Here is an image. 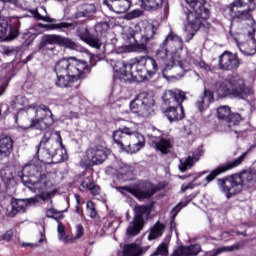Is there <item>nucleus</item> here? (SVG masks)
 Returning a JSON list of instances; mask_svg holds the SVG:
<instances>
[{
	"label": "nucleus",
	"instance_id": "f257e3e1",
	"mask_svg": "<svg viewBox=\"0 0 256 256\" xmlns=\"http://www.w3.org/2000/svg\"><path fill=\"white\" fill-rule=\"evenodd\" d=\"M116 77L127 81H147L153 79L159 71V64L150 56H140L131 59L129 63L117 61L113 67Z\"/></svg>",
	"mask_w": 256,
	"mask_h": 256
},
{
	"label": "nucleus",
	"instance_id": "f03ea898",
	"mask_svg": "<svg viewBox=\"0 0 256 256\" xmlns=\"http://www.w3.org/2000/svg\"><path fill=\"white\" fill-rule=\"evenodd\" d=\"M56 73L55 85L61 89H79L81 79H85V74L89 73V66L85 61H79L75 57L63 58L59 60L54 68Z\"/></svg>",
	"mask_w": 256,
	"mask_h": 256
},
{
	"label": "nucleus",
	"instance_id": "7ed1b4c3",
	"mask_svg": "<svg viewBox=\"0 0 256 256\" xmlns=\"http://www.w3.org/2000/svg\"><path fill=\"white\" fill-rule=\"evenodd\" d=\"M215 92L218 97H236L237 99H244L255 107L256 99L253 96V89L245 85V79L239 75L229 76L224 81L216 82L214 85Z\"/></svg>",
	"mask_w": 256,
	"mask_h": 256
},
{
	"label": "nucleus",
	"instance_id": "20e7f679",
	"mask_svg": "<svg viewBox=\"0 0 256 256\" xmlns=\"http://www.w3.org/2000/svg\"><path fill=\"white\" fill-rule=\"evenodd\" d=\"M58 139L51 138V132L47 131L43 134V137L36 147V155L38 161L51 165V163H61L67 159V151L61 147V134L56 132Z\"/></svg>",
	"mask_w": 256,
	"mask_h": 256
},
{
	"label": "nucleus",
	"instance_id": "39448f33",
	"mask_svg": "<svg viewBox=\"0 0 256 256\" xmlns=\"http://www.w3.org/2000/svg\"><path fill=\"white\" fill-rule=\"evenodd\" d=\"M187 5L193 9L184 8V19L187 21L185 26L186 41L189 43L203 26V21L209 19V9L205 7V0H185Z\"/></svg>",
	"mask_w": 256,
	"mask_h": 256
},
{
	"label": "nucleus",
	"instance_id": "423d86ee",
	"mask_svg": "<svg viewBox=\"0 0 256 256\" xmlns=\"http://www.w3.org/2000/svg\"><path fill=\"white\" fill-rule=\"evenodd\" d=\"M113 140L123 151L131 155L145 147V136L127 127L114 131Z\"/></svg>",
	"mask_w": 256,
	"mask_h": 256
},
{
	"label": "nucleus",
	"instance_id": "0eeeda50",
	"mask_svg": "<svg viewBox=\"0 0 256 256\" xmlns=\"http://www.w3.org/2000/svg\"><path fill=\"white\" fill-rule=\"evenodd\" d=\"M162 99L164 105L168 106L164 111V115L170 123L185 119V111L183 110V101L187 99L185 92L179 89L166 90Z\"/></svg>",
	"mask_w": 256,
	"mask_h": 256
},
{
	"label": "nucleus",
	"instance_id": "6e6552de",
	"mask_svg": "<svg viewBox=\"0 0 256 256\" xmlns=\"http://www.w3.org/2000/svg\"><path fill=\"white\" fill-rule=\"evenodd\" d=\"M255 175L252 172L244 171L240 174L230 175L217 180L219 190L224 193L227 199L239 195L243 191V186L246 183H251Z\"/></svg>",
	"mask_w": 256,
	"mask_h": 256
},
{
	"label": "nucleus",
	"instance_id": "1a4fd4ad",
	"mask_svg": "<svg viewBox=\"0 0 256 256\" xmlns=\"http://www.w3.org/2000/svg\"><path fill=\"white\" fill-rule=\"evenodd\" d=\"M22 183L29 187L34 186L36 191H47L53 185L51 178L47 173L43 172V168L35 164H26L22 169Z\"/></svg>",
	"mask_w": 256,
	"mask_h": 256
},
{
	"label": "nucleus",
	"instance_id": "9d476101",
	"mask_svg": "<svg viewBox=\"0 0 256 256\" xmlns=\"http://www.w3.org/2000/svg\"><path fill=\"white\" fill-rule=\"evenodd\" d=\"M217 117L220 122V130L225 133H242L239 129V123L245 119V115L239 113H231L229 106H220L217 108Z\"/></svg>",
	"mask_w": 256,
	"mask_h": 256
},
{
	"label": "nucleus",
	"instance_id": "9b49d317",
	"mask_svg": "<svg viewBox=\"0 0 256 256\" xmlns=\"http://www.w3.org/2000/svg\"><path fill=\"white\" fill-rule=\"evenodd\" d=\"M130 111L139 117H151L155 113V98L149 93L138 94L129 104Z\"/></svg>",
	"mask_w": 256,
	"mask_h": 256
},
{
	"label": "nucleus",
	"instance_id": "f8f14e48",
	"mask_svg": "<svg viewBox=\"0 0 256 256\" xmlns=\"http://www.w3.org/2000/svg\"><path fill=\"white\" fill-rule=\"evenodd\" d=\"M28 113H34V118L31 119L30 127H35L36 129H49L55 120L53 119V112L46 105H36L30 106L28 108Z\"/></svg>",
	"mask_w": 256,
	"mask_h": 256
},
{
	"label": "nucleus",
	"instance_id": "ddd939ff",
	"mask_svg": "<svg viewBox=\"0 0 256 256\" xmlns=\"http://www.w3.org/2000/svg\"><path fill=\"white\" fill-rule=\"evenodd\" d=\"M116 190L119 191V193L127 191V193H130L131 195L136 197V199H151V197L155 195L157 191H159V187L153 185V183L151 182L142 181L132 185L131 187H116Z\"/></svg>",
	"mask_w": 256,
	"mask_h": 256
},
{
	"label": "nucleus",
	"instance_id": "4468645a",
	"mask_svg": "<svg viewBox=\"0 0 256 256\" xmlns=\"http://www.w3.org/2000/svg\"><path fill=\"white\" fill-rule=\"evenodd\" d=\"M49 45H59V47H66L67 49H77V44L70 38H65L61 35L47 34L42 36L39 49L40 51H54V47Z\"/></svg>",
	"mask_w": 256,
	"mask_h": 256
},
{
	"label": "nucleus",
	"instance_id": "2eb2a0df",
	"mask_svg": "<svg viewBox=\"0 0 256 256\" xmlns=\"http://www.w3.org/2000/svg\"><path fill=\"white\" fill-rule=\"evenodd\" d=\"M109 149L104 146H95L86 151V155L80 161L82 167H94V165H101L107 159Z\"/></svg>",
	"mask_w": 256,
	"mask_h": 256
},
{
	"label": "nucleus",
	"instance_id": "dca6fc26",
	"mask_svg": "<svg viewBox=\"0 0 256 256\" xmlns=\"http://www.w3.org/2000/svg\"><path fill=\"white\" fill-rule=\"evenodd\" d=\"M134 213L133 221L129 224L126 230V234L129 237H135V235L141 233V229H143V225H145V217L149 215V207L145 205L136 206L134 208Z\"/></svg>",
	"mask_w": 256,
	"mask_h": 256
},
{
	"label": "nucleus",
	"instance_id": "f3484780",
	"mask_svg": "<svg viewBox=\"0 0 256 256\" xmlns=\"http://www.w3.org/2000/svg\"><path fill=\"white\" fill-rule=\"evenodd\" d=\"M253 147L255 146H252L251 148H249L246 152H244L242 155H240L238 158H236L232 162H228L212 170L211 173L205 177V181H207V183H211L213 179H215L216 177H219V175H222V173H227V171H231V169H235V167H239V165H241V163L245 161V158L247 157V155L251 153V149H253Z\"/></svg>",
	"mask_w": 256,
	"mask_h": 256
},
{
	"label": "nucleus",
	"instance_id": "a211bd4d",
	"mask_svg": "<svg viewBox=\"0 0 256 256\" xmlns=\"http://www.w3.org/2000/svg\"><path fill=\"white\" fill-rule=\"evenodd\" d=\"M241 65V60L237 54H233L229 51H224L218 57V67L221 71H237Z\"/></svg>",
	"mask_w": 256,
	"mask_h": 256
},
{
	"label": "nucleus",
	"instance_id": "6ab92c4d",
	"mask_svg": "<svg viewBox=\"0 0 256 256\" xmlns=\"http://www.w3.org/2000/svg\"><path fill=\"white\" fill-rule=\"evenodd\" d=\"M255 33H256V23H255V20H253L251 30L248 31V37H250V40L248 41V43H243L238 45L239 50L243 55H247V56L255 55L256 53Z\"/></svg>",
	"mask_w": 256,
	"mask_h": 256
},
{
	"label": "nucleus",
	"instance_id": "aec40b11",
	"mask_svg": "<svg viewBox=\"0 0 256 256\" xmlns=\"http://www.w3.org/2000/svg\"><path fill=\"white\" fill-rule=\"evenodd\" d=\"M103 4L109 8L110 11L121 15L122 13H127L131 9L130 0H104Z\"/></svg>",
	"mask_w": 256,
	"mask_h": 256
},
{
	"label": "nucleus",
	"instance_id": "412c9836",
	"mask_svg": "<svg viewBox=\"0 0 256 256\" xmlns=\"http://www.w3.org/2000/svg\"><path fill=\"white\" fill-rule=\"evenodd\" d=\"M13 138L7 134L0 135V161L9 159L13 153Z\"/></svg>",
	"mask_w": 256,
	"mask_h": 256
},
{
	"label": "nucleus",
	"instance_id": "4be33fe9",
	"mask_svg": "<svg viewBox=\"0 0 256 256\" xmlns=\"http://www.w3.org/2000/svg\"><path fill=\"white\" fill-rule=\"evenodd\" d=\"M77 34L81 41H84V43H87L90 47H93L94 49H101L103 42H101L99 37L91 34L87 28L79 29Z\"/></svg>",
	"mask_w": 256,
	"mask_h": 256
},
{
	"label": "nucleus",
	"instance_id": "5701e85b",
	"mask_svg": "<svg viewBox=\"0 0 256 256\" xmlns=\"http://www.w3.org/2000/svg\"><path fill=\"white\" fill-rule=\"evenodd\" d=\"M35 203H39L37 197H31L27 199H17L12 202L11 215L15 217L18 213H25V209L28 205H35Z\"/></svg>",
	"mask_w": 256,
	"mask_h": 256
},
{
	"label": "nucleus",
	"instance_id": "b1692460",
	"mask_svg": "<svg viewBox=\"0 0 256 256\" xmlns=\"http://www.w3.org/2000/svg\"><path fill=\"white\" fill-rule=\"evenodd\" d=\"M169 41H177L178 43H183V39H181V37L171 32L162 42L159 49L156 51L157 59H160L161 61H165V59H167V55L169 53V51L167 50V43H169Z\"/></svg>",
	"mask_w": 256,
	"mask_h": 256
},
{
	"label": "nucleus",
	"instance_id": "393cba45",
	"mask_svg": "<svg viewBox=\"0 0 256 256\" xmlns=\"http://www.w3.org/2000/svg\"><path fill=\"white\" fill-rule=\"evenodd\" d=\"M214 101L215 97L213 96V92L205 89L203 95L197 99L196 107L200 113H203V111H207V109H209V105Z\"/></svg>",
	"mask_w": 256,
	"mask_h": 256
},
{
	"label": "nucleus",
	"instance_id": "a878e982",
	"mask_svg": "<svg viewBox=\"0 0 256 256\" xmlns=\"http://www.w3.org/2000/svg\"><path fill=\"white\" fill-rule=\"evenodd\" d=\"M199 157H201V151H195L192 155H189L186 159H181L179 164V170L181 173H185V171H189L199 161Z\"/></svg>",
	"mask_w": 256,
	"mask_h": 256
},
{
	"label": "nucleus",
	"instance_id": "bb28decb",
	"mask_svg": "<svg viewBox=\"0 0 256 256\" xmlns=\"http://www.w3.org/2000/svg\"><path fill=\"white\" fill-rule=\"evenodd\" d=\"M152 144L154 145L155 149L157 151H161L163 155L171 153V148L173 147L171 140L163 137L157 138L156 140L152 141Z\"/></svg>",
	"mask_w": 256,
	"mask_h": 256
},
{
	"label": "nucleus",
	"instance_id": "cd10ccee",
	"mask_svg": "<svg viewBox=\"0 0 256 256\" xmlns=\"http://www.w3.org/2000/svg\"><path fill=\"white\" fill-rule=\"evenodd\" d=\"M140 33L142 36V41L147 43L150 39L155 37V34L157 33V27L149 22L143 23L142 28L140 29Z\"/></svg>",
	"mask_w": 256,
	"mask_h": 256
},
{
	"label": "nucleus",
	"instance_id": "c85d7f7f",
	"mask_svg": "<svg viewBox=\"0 0 256 256\" xmlns=\"http://www.w3.org/2000/svg\"><path fill=\"white\" fill-rule=\"evenodd\" d=\"M39 27H41V29H47V31H63V29H69L70 27H72V29H75V25H73V23H69V22H60V23H56V24H43L40 23Z\"/></svg>",
	"mask_w": 256,
	"mask_h": 256
},
{
	"label": "nucleus",
	"instance_id": "c756f323",
	"mask_svg": "<svg viewBox=\"0 0 256 256\" xmlns=\"http://www.w3.org/2000/svg\"><path fill=\"white\" fill-rule=\"evenodd\" d=\"M255 7L249 6L247 10L238 11L236 15L233 16V23H243V21H251L253 16L251 15V11H253Z\"/></svg>",
	"mask_w": 256,
	"mask_h": 256
},
{
	"label": "nucleus",
	"instance_id": "7c9ffc66",
	"mask_svg": "<svg viewBox=\"0 0 256 256\" xmlns=\"http://www.w3.org/2000/svg\"><path fill=\"white\" fill-rule=\"evenodd\" d=\"M196 195L195 194H190L189 196H186L182 202H180L178 205H176L172 211H171V217H172V221H175V217H177V215L179 214V211H181V208H179L180 206L182 207H187V205H189V203H191L194 199H195Z\"/></svg>",
	"mask_w": 256,
	"mask_h": 256
},
{
	"label": "nucleus",
	"instance_id": "2f4dec72",
	"mask_svg": "<svg viewBox=\"0 0 256 256\" xmlns=\"http://www.w3.org/2000/svg\"><path fill=\"white\" fill-rule=\"evenodd\" d=\"M180 251H182L183 256H198L201 253V245L192 244L190 246H182L179 247Z\"/></svg>",
	"mask_w": 256,
	"mask_h": 256
},
{
	"label": "nucleus",
	"instance_id": "473e14b6",
	"mask_svg": "<svg viewBox=\"0 0 256 256\" xmlns=\"http://www.w3.org/2000/svg\"><path fill=\"white\" fill-rule=\"evenodd\" d=\"M163 1L165 0H142V7L145 11H155L163 7Z\"/></svg>",
	"mask_w": 256,
	"mask_h": 256
},
{
	"label": "nucleus",
	"instance_id": "72a5a7b5",
	"mask_svg": "<svg viewBox=\"0 0 256 256\" xmlns=\"http://www.w3.org/2000/svg\"><path fill=\"white\" fill-rule=\"evenodd\" d=\"M66 211L67 210L59 211L55 208H50L46 210V217L48 219H54L55 222L60 223L61 221H63V219H65V215L63 214L66 213Z\"/></svg>",
	"mask_w": 256,
	"mask_h": 256
},
{
	"label": "nucleus",
	"instance_id": "f704fd0d",
	"mask_svg": "<svg viewBox=\"0 0 256 256\" xmlns=\"http://www.w3.org/2000/svg\"><path fill=\"white\" fill-rule=\"evenodd\" d=\"M141 255V247L139 245L132 243V244H125L123 246V256H139Z\"/></svg>",
	"mask_w": 256,
	"mask_h": 256
},
{
	"label": "nucleus",
	"instance_id": "c9c22d12",
	"mask_svg": "<svg viewBox=\"0 0 256 256\" xmlns=\"http://www.w3.org/2000/svg\"><path fill=\"white\" fill-rule=\"evenodd\" d=\"M163 231H165V224L156 223L154 227L151 228L150 233L148 235L149 241H153V239H158L163 235Z\"/></svg>",
	"mask_w": 256,
	"mask_h": 256
},
{
	"label": "nucleus",
	"instance_id": "e433bc0d",
	"mask_svg": "<svg viewBox=\"0 0 256 256\" xmlns=\"http://www.w3.org/2000/svg\"><path fill=\"white\" fill-rule=\"evenodd\" d=\"M21 25V22H19L18 19H14L10 24V30L8 37L10 39H17L19 37V27Z\"/></svg>",
	"mask_w": 256,
	"mask_h": 256
},
{
	"label": "nucleus",
	"instance_id": "4c0bfd02",
	"mask_svg": "<svg viewBox=\"0 0 256 256\" xmlns=\"http://www.w3.org/2000/svg\"><path fill=\"white\" fill-rule=\"evenodd\" d=\"M31 15L36 19V21H44L45 23H53L55 19L49 17V16H44L39 13V10H30Z\"/></svg>",
	"mask_w": 256,
	"mask_h": 256
},
{
	"label": "nucleus",
	"instance_id": "58836bf2",
	"mask_svg": "<svg viewBox=\"0 0 256 256\" xmlns=\"http://www.w3.org/2000/svg\"><path fill=\"white\" fill-rule=\"evenodd\" d=\"M169 255V248L167 243L163 242L160 244L156 251H154L150 256H168Z\"/></svg>",
	"mask_w": 256,
	"mask_h": 256
},
{
	"label": "nucleus",
	"instance_id": "ea45409f",
	"mask_svg": "<svg viewBox=\"0 0 256 256\" xmlns=\"http://www.w3.org/2000/svg\"><path fill=\"white\" fill-rule=\"evenodd\" d=\"M86 209L91 219H95V217H97V209H95V203H93V201H88L86 203Z\"/></svg>",
	"mask_w": 256,
	"mask_h": 256
},
{
	"label": "nucleus",
	"instance_id": "a19ab883",
	"mask_svg": "<svg viewBox=\"0 0 256 256\" xmlns=\"http://www.w3.org/2000/svg\"><path fill=\"white\" fill-rule=\"evenodd\" d=\"M132 51L135 53H147V43L141 42V43H136L132 47Z\"/></svg>",
	"mask_w": 256,
	"mask_h": 256
},
{
	"label": "nucleus",
	"instance_id": "79ce46f5",
	"mask_svg": "<svg viewBox=\"0 0 256 256\" xmlns=\"http://www.w3.org/2000/svg\"><path fill=\"white\" fill-rule=\"evenodd\" d=\"M2 55H6L7 57L17 55V48L5 46L2 48Z\"/></svg>",
	"mask_w": 256,
	"mask_h": 256
},
{
	"label": "nucleus",
	"instance_id": "37998d69",
	"mask_svg": "<svg viewBox=\"0 0 256 256\" xmlns=\"http://www.w3.org/2000/svg\"><path fill=\"white\" fill-rule=\"evenodd\" d=\"M8 27L9 24L0 18V37H5V35H7Z\"/></svg>",
	"mask_w": 256,
	"mask_h": 256
},
{
	"label": "nucleus",
	"instance_id": "c03bdc74",
	"mask_svg": "<svg viewBox=\"0 0 256 256\" xmlns=\"http://www.w3.org/2000/svg\"><path fill=\"white\" fill-rule=\"evenodd\" d=\"M235 7H242V6L235 4V1H233L229 6H227V11L229 13L231 20H233L234 15H237V12H238L235 10Z\"/></svg>",
	"mask_w": 256,
	"mask_h": 256
},
{
	"label": "nucleus",
	"instance_id": "a18cd8bd",
	"mask_svg": "<svg viewBox=\"0 0 256 256\" xmlns=\"http://www.w3.org/2000/svg\"><path fill=\"white\" fill-rule=\"evenodd\" d=\"M253 1L255 0H234V5H238L241 7H245V5H250V7H255Z\"/></svg>",
	"mask_w": 256,
	"mask_h": 256
},
{
	"label": "nucleus",
	"instance_id": "49530a36",
	"mask_svg": "<svg viewBox=\"0 0 256 256\" xmlns=\"http://www.w3.org/2000/svg\"><path fill=\"white\" fill-rule=\"evenodd\" d=\"M91 183H93L91 180L82 181V183L80 184L79 190L82 191V193H85V191H89L91 189Z\"/></svg>",
	"mask_w": 256,
	"mask_h": 256
},
{
	"label": "nucleus",
	"instance_id": "de8ad7c7",
	"mask_svg": "<svg viewBox=\"0 0 256 256\" xmlns=\"http://www.w3.org/2000/svg\"><path fill=\"white\" fill-rule=\"evenodd\" d=\"M120 175H129L131 173V167L127 164H122L118 170Z\"/></svg>",
	"mask_w": 256,
	"mask_h": 256
},
{
	"label": "nucleus",
	"instance_id": "09e8293b",
	"mask_svg": "<svg viewBox=\"0 0 256 256\" xmlns=\"http://www.w3.org/2000/svg\"><path fill=\"white\" fill-rule=\"evenodd\" d=\"M89 191L91 195L95 197L101 193V188L99 187V185H96L95 183L92 182Z\"/></svg>",
	"mask_w": 256,
	"mask_h": 256
},
{
	"label": "nucleus",
	"instance_id": "8fccbe9b",
	"mask_svg": "<svg viewBox=\"0 0 256 256\" xmlns=\"http://www.w3.org/2000/svg\"><path fill=\"white\" fill-rule=\"evenodd\" d=\"M83 235H85V229L83 228V225L81 224L76 225L75 239H81Z\"/></svg>",
	"mask_w": 256,
	"mask_h": 256
},
{
	"label": "nucleus",
	"instance_id": "3c124183",
	"mask_svg": "<svg viewBox=\"0 0 256 256\" xmlns=\"http://www.w3.org/2000/svg\"><path fill=\"white\" fill-rule=\"evenodd\" d=\"M13 239V230H7L0 236V241H11Z\"/></svg>",
	"mask_w": 256,
	"mask_h": 256
},
{
	"label": "nucleus",
	"instance_id": "603ef678",
	"mask_svg": "<svg viewBox=\"0 0 256 256\" xmlns=\"http://www.w3.org/2000/svg\"><path fill=\"white\" fill-rule=\"evenodd\" d=\"M177 65H179V61H175V58L172 57L171 61L168 64H166L164 69H165V71H169V70L173 69V67H176Z\"/></svg>",
	"mask_w": 256,
	"mask_h": 256
},
{
	"label": "nucleus",
	"instance_id": "864d4df0",
	"mask_svg": "<svg viewBox=\"0 0 256 256\" xmlns=\"http://www.w3.org/2000/svg\"><path fill=\"white\" fill-rule=\"evenodd\" d=\"M58 239L60 241H63L64 243H68L69 238L67 237V234L65 232H61L60 234H58Z\"/></svg>",
	"mask_w": 256,
	"mask_h": 256
},
{
	"label": "nucleus",
	"instance_id": "5fc2aeb1",
	"mask_svg": "<svg viewBox=\"0 0 256 256\" xmlns=\"http://www.w3.org/2000/svg\"><path fill=\"white\" fill-rule=\"evenodd\" d=\"M198 65L201 69H204L205 71H211V67L209 66V64L205 63V61H200Z\"/></svg>",
	"mask_w": 256,
	"mask_h": 256
},
{
	"label": "nucleus",
	"instance_id": "6e6d98bb",
	"mask_svg": "<svg viewBox=\"0 0 256 256\" xmlns=\"http://www.w3.org/2000/svg\"><path fill=\"white\" fill-rule=\"evenodd\" d=\"M8 85H9V82L7 80L0 85V96L5 93V89H7Z\"/></svg>",
	"mask_w": 256,
	"mask_h": 256
},
{
	"label": "nucleus",
	"instance_id": "4d7b16f0",
	"mask_svg": "<svg viewBox=\"0 0 256 256\" xmlns=\"http://www.w3.org/2000/svg\"><path fill=\"white\" fill-rule=\"evenodd\" d=\"M143 14V12L141 10H133L130 15L132 18H137V17H141V15Z\"/></svg>",
	"mask_w": 256,
	"mask_h": 256
},
{
	"label": "nucleus",
	"instance_id": "13d9d810",
	"mask_svg": "<svg viewBox=\"0 0 256 256\" xmlns=\"http://www.w3.org/2000/svg\"><path fill=\"white\" fill-rule=\"evenodd\" d=\"M193 183H189L187 185H182L181 187V191L182 193H185V191L189 190V189H193Z\"/></svg>",
	"mask_w": 256,
	"mask_h": 256
},
{
	"label": "nucleus",
	"instance_id": "bf43d9fd",
	"mask_svg": "<svg viewBox=\"0 0 256 256\" xmlns=\"http://www.w3.org/2000/svg\"><path fill=\"white\" fill-rule=\"evenodd\" d=\"M74 213H76L77 215H79L80 217H83V209L81 208V206L76 205Z\"/></svg>",
	"mask_w": 256,
	"mask_h": 256
},
{
	"label": "nucleus",
	"instance_id": "052dcab7",
	"mask_svg": "<svg viewBox=\"0 0 256 256\" xmlns=\"http://www.w3.org/2000/svg\"><path fill=\"white\" fill-rule=\"evenodd\" d=\"M57 231H58V234L65 233V226L63 225V223L58 222Z\"/></svg>",
	"mask_w": 256,
	"mask_h": 256
},
{
	"label": "nucleus",
	"instance_id": "680f3d73",
	"mask_svg": "<svg viewBox=\"0 0 256 256\" xmlns=\"http://www.w3.org/2000/svg\"><path fill=\"white\" fill-rule=\"evenodd\" d=\"M87 15V13L83 12V11H80V12H77L74 17L75 19H81V17H85Z\"/></svg>",
	"mask_w": 256,
	"mask_h": 256
},
{
	"label": "nucleus",
	"instance_id": "e2e57ef3",
	"mask_svg": "<svg viewBox=\"0 0 256 256\" xmlns=\"http://www.w3.org/2000/svg\"><path fill=\"white\" fill-rule=\"evenodd\" d=\"M172 256H183L182 251H181V248L178 247V248L173 252Z\"/></svg>",
	"mask_w": 256,
	"mask_h": 256
},
{
	"label": "nucleus",
	"instance_id": "0e129e2a",
	"mask_svg": "<svg viewBox=\"0 0 256 256\" xmlns=\"http://www.w3.org/2000/svg\"><path fill=\"white\" fill-rule=\"evenodd\" d=\"M18 0H0V3H11L12 5H17Z\"/></svg>",
	"mask_w": 256,
	"mask_h": 256
},
{
	"label": "nucleus",
	"instance_id": "69168bd1",
	"mask_svg": "<svg viewBox=\"0 0 256 256\" xmlns=\"http://www.w3.org/2000/svg\"><path fill=\"white\" fill-rule=\"evenodd\" d=\"M74 197L76 199V205H81V196H79V194H75Z\"/></svg>",
	"mask_w": 256,
	"mask_h": 256
},
{
	"label": "nucleus",
	"instance_id": "338daca9",
	"mask_svg": "<svg viewBox=\"0 0 256 256\" xmlns=\"http://www.w3.org/2000/svg\"><path fill=\"white\" fill-rule=\"evenodd\" d=\"M79 101V96H74L70 98V103H77Z\"/></svg>",
	"mask_w": 256,
	"mask_h": 256
},
{
	"label": "nucleus",
	"instance_id": "774afa93",
	"mask_svg": "<svg viewBox=\"0 0 256 256\" xmlns=\"http://www.w3.org/2000/svg\"><path fill=\"white\" fill-rule=\"evenodd\" d=\"M31 59H33L32 56H27V58H26V63H27V61H31Z\"/></svg>",
	"mask_w": 256,
	"mask_h": 256
}]
</instances>
